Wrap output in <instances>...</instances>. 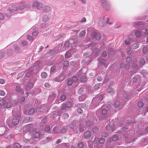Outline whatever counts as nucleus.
Wrapping results in <instances>:
<instances>
[{"mask_svg":"<svg viewBox=\"0 0 148 148\" xmlns=\"http://www.w3.org/2000/svg\"><path fill=\"white\" fill-rule=\"evenodd\" d=\"M103 99V96L101 94H98L94 97L92 103H94L95 106H98L101 102Z\"/></svg>","mask_w":148,"mask_h":148,"instance_id":"nucleus-1","label":"nucleus"},{"mask_svg":"<svg viewBox=\"0 0 148 148\" xmlns=\"http://www.w3.org/2000/svg\"><path fill=\"white\" fill-rule=\"evenodd\" d=\"M32 5L33 7H35L39 10H41L43 6L42 3L37 1H34Z\"/></svg>","mask_w":148,"mask_h":148,"instance_id":"nucleus-2","label":"nucleus"},{"mask_svg":"<svg viewBox=\"0 0 148 148\" xmlns=\"http://www.w3.org/2000/svg\"><path fill=\"white\" fill-rule=\"evenodd\" d=\"M100 4L103 8L106 9L110 8V5L107 0H99Z\"/></svg>","mask_w":148,"mask_h":148,"instance_id":"nucleus-3","label":"nucleus"},{"mask_svg":"<svg viewBox=\"0 0 148 148\" xmlns=\"http://www.w3.org/2000/svg\"><path fill=\"white\" fill-rule=\"evenodd\" d=\"M106 60L103 59H101L99 60V65L97 67L99 69L102 70L106 67L105 65Z\"/></svg>","mask_w":148,"mask_h":148,"instance_id":"nucleus-4","label":"nucleus"},{"mask_svg":"<svg viewBox=\"0 0 148 148\" xmlns=\"http://www.w3.org/2000/svg\"><path fill=\"white\" fill-rule=\"evenodd\" d=\"M125 102L123 103L120 102L119 101H116L114 103L115 108L119 110L121 109L124 105Z\"/></svg>","mask_w":148,"mask_h":148,"instance_id":"nucleus-5","label":"nucleus"},{"mask_svg":"<svg viewBox=\"0 0 148 148\" xmlns=\"http://www.w3.org/2000/svg\"><path fill=\"white\" fill-rule=\"evenodd\" d=\"M91 36L93 38H95L96 39L99 40L101 38V34L99 33L93 32Z\"/></svg>","mask_w":148,"mask_h":148,"instance_id":"nucleus-6","label":"nucleus"},{"mask_svg":"<svg viewBox=\"0 0 148 148\" xmlns=\"http://www.w3.org/2000/svg\"><path fill=\"white\" fill-rule=\"evenodd\" d=\"M51 9V7L49 5H45L43 8V10L45 12H49Z\"/></svg>","mask_w":148,"mask_h":148,"instance_id":"nucleus-7","label":"nucleus"},{"mask_svg":"<svg viewBox=\"0 0 148 148\" xmlns=\"http://www.w3.org/2000/svg\"><path fill=\"white\" fill-rule=\"evenodd\" d=\"M118 139V136L117 135H115L113 136L110 137L108 141L110 142H111L112 141H115Z\"/></svg>","mask_w":148,"mask_h":148,"instance_id":"nucleus-8","label":"nucleus"},{"mask_svg":"<svg viewBox=\"0 0 148 148\" xmlns=\"http://www.w3.org/2000/svg\"><path fill=\"white\" fill-rule=\"evenodd\" d=\"M51 29L49 28L43 32V35L45 36L49 35L51 33Z\"/></svg>","mask_w":148,"mask_h":148,"instance_id":"nucleus-9","label":"nucleus"},{"mask_svg":"<svg viewBox=\"0 0 148 148\" xmlns=\"http://www.w3.org/2000/svg\"><path fill=\"white\" fill-rule=\"evenodd\" d=\"M26 6L25 3L24 2H22L19 4V8L21 10H23L25 8Z\"/></svg>","mask_w":148,"mask_h":148,"instance_id":"nucleus-10","label":"nucleus"},{"mask_svg":"<svg viewBox=\"0 0 148 148\" xmlns=\"http://www.w3.org/2000/svg\"><path fill=\"white\" fill-rule=\"evenodd\" d=\"M140 80V77L138 75H136L133 78V82H139Z\"/></svg>","mask_w":148,"mask_h":148,"instance_id":"nucleus-11","label":"nucleus"},{"mask_svg":"<svg viewBox=\"0 0 148 148\" xmlns=\"http://www.w3.org/2000/svg\"><path fill=\"white\" fill-rule=\"evenodd\" d=\"M103 18H102V20L101 18L99 20L98 22L99 25L101 27H103L106 24V23L105 22L103 21H104L105 18H104V20Z\"/></svg>","mask_w":148,"mask_h":148,"instance_id":"nucleus-12","label":"nucleus"},{"mask_svg":"<svg viewBox=\"0 0 148 148\" xmlns=\"http://www.w3.org/2000/svg\"><path fill=\"white\" fill-rule=\"evenodd\" d=\"M130 63H126L125 65H124L123 64H121L120 65V67L121 68H123L125 67L126 69H128L130 66Z\"/></svg>","mask_w":148,"mask_h":148,"instance_id":"nucleus-13","label":"nucleus"},{"mask_svg":"<svg viewBox=\"0 0 148 148\" xmlns=\"http://www.w3.org/2000/svg\"><path fill=\"white\" fill-rule=\"evenodd\" d=\"M106 91L107 92L111 95L113 94L114 93V91L113 89L110 87H108Z\"/></svg>","mask_w":148,"mask_h":148,"instance_id":"nucleus-14","label":"nucleus"},{"mask_svg":"<svg viewBox=\"0 0 148 148\" xmlns=\"http://www.w3.org/2000/svg\"><path fill=\"white\" fill-rule=\"evenodd\" d=\"M139 47L138 42H136L133 44L131 46L132 48L133 49H136Z\"/></svg>","mask_w":148,"mask_h":148,"instance_id":"nucleus-15","label":"nucleus"},{"mask_svg":"<svg viewBox=\"0 0 148 148\" xmlns=\"http://www.w3.org/2000/svg\"><path fill=\"white\" fill-rule=\"evenodd\" d=\"M91 135L90 133L88 131L85 132L84 134V137L86 138H89L90 136Z\"/></svg>","mask_w":148,"mask_h":148,"instance_id":"nucleus-16","label":"nucleus"},{"mask_svg":"<svg viewBox=\"0 0 148 148\" xmlns=\"http://www.w3.org/2000/svg\"><path fill=\"white\" fill-rule=\"evenodd\" d=\"M7 13L6 14V16L9 17H10V16L8 15V14H11L13 13V10L12 8H9L7 10Z\"/></svg>","mask_w":148,"mask_h":148,"instance_id":"nucleus-17","label":"nucleus"},{"mask_svg":"<svg viewBox=\"0 0 148 148\" xmlns=\"http://www.w3.org/2000/svg\"><path fill=\"white\" fill-rule=\"evenodd\" d=\"M56 98V95L54 94H52V95L49 96V99L51 101V100H54Z\"/></svg>","mask_w":148,"mask_h":148,"instance_id":"nucleus-18","label":"nucleus"},{"mask_svg":"<svg viewBox=\"0 0 148 148\" xmlns=\"http://www.w3.org/2000/svg\"><path fill=\"white\" fill-rule=\"evenodd\" d=\"M12 123L14 125H16L19 123V121L17 119H14L12 120Z\"/></svg>","mask_w":148,"mask_h":148,"instance_id":"nucleus-19","label":"nucleus"},{"mask_svg":"<svg viewBox=\"0 0 148 148\" xmlns=\"http://www.w3.org/2000/svg\"><path fill=\"white\" fill-rule=\"evenodd\" d=\"M101 86V83H97L94 86V88L95 90H97L100 88Z\"/></svg>","mask_w":148,"mask_h":148,"instance_id":"nucleus-20","label":"nucleus"},{"mask_svg":"<svg viewBox=\"0 0 148 148\" xmlns=\"http://www.w3.org/2000/svg\"><path fill=\"white\" fill-rule=\"evenodd\" d=\"M11 106V104L9 101H5V103L4 105V107L6 108H9Z\"/></svg>","mask_w":148,"mask_h":148,"instance_id":"nucleus-21","label":"nucleus"},{"mask_svg":"<svg viewBox=\"0 0 148 148\" xmlns=\"http://www.w3.org/2000/svg\"><path fill=\"white\" fill-rule=\"evenodd\" d=\"M40 136V134L38 132H35L33 134V136L35 138H38Z\"/></svg>","mask_w":148,"mask_h":148,"instance_id":"nucleus-22","label":"nucleus"},{"mask_svg":"<svg viewBox=\"0 0 148 148\" xmlns=\"http://www.w3.org/2000/svg\"><path fill=\"white\" fill-rule=\"evenodd\" d=\"M76 106L78 107L83 108L86 107V104L85 103L77 104Z\"/></svg>","mask_w":148,"mask_h":148,"instance_id":"nucleus-23","label":"nucleus"},{"mask_svg":"<svg viewBox=\"0 0 148 148\" xmlns=\"http://www.w3.org/2000/svg\"><path fill=\"white\" fill-rule=\"evenodd\" d=\"M123 96L124 97V98L125 99V101H127L130 99V97L129 96H128V95L127 94V93H126L125 92L123 94Z\"/></svg>","mask_w":148,"mask_h":148,"instance_id":"nucleus-24","label":"nucleus"},{"mask_svg":"<svg viewBox=\"0 0 148 148\" xmlns=\"http://www.w3.org/2000/svg\"><path fill=\"white\" fill-rule=\"evenodd\" d=\"M34 109L33 108H31L29 110L28 113L30 115H32L34 113Z\"/></svg>","mask_w":148,"mask_h":148,"instance_id":"nucleus-25","label":"nucleus"},{"mask_svg":"<svg viewBox=\"0 0 148 148\" xmlns=\"http://www.w3.org/2000/svg\"><path fill=\"white\" fill-rule=\"evenodd\" d=\"M49 20V17L47 15H44L42 17V21L44 22H46Z\"/></svg>","mask_w":148,"mask_h":148,"instance_id":"nucleus-26","label":"nucleus"},{"mask_svg":"<svg viewBox=\"0 0 148 148\" xmlns=\"http://www.w3.org/2000/svg\"><path fill=\"white\" fill-rule=\"evenodd\" d=\"M21 43L24 47L26 46L28 44L27 41L25 40L21 41Z\"/></svg>","mask_w":148,"mask_h":148,"instance_id":"nucleus-27","label":"nucleus"},{"mask_svg":"<svg viewBox=\"0 0 148 148\" xmlns=\"http://www.w3.org/2000/svg\"><path fill=\"white\" fill-rule=\"evenodd\" d=\"M13 147L14 148H20L21 146L19 143H15L14 144Z\"/></svg>","mask_w":148,"mask_h":148,"instance_id":"nucleus-28","label":"nucleus"},{"mask_svg":"<svg viewBox=\"0 0 148 148\" xmlns=\"http://www.w3.org/2000/svg\"><path fill=\"white\" fill-rule=\"evenodd\" d=\"M139 64L140 65H143L145 63V60L142 58L140 59L139 61Z\"/></svg>","mask_w":148,"mask_h":148,"instance_id":"nucleus-29","label":"nucleus"},{"mask_svg":"<svg viewBox=\"0 0 148 148\" xmlns=\"http://www.w3.org/2000/svg\"><path fill=\"white\" fill-rule=\"evenodd\" d=\"M70 45V43L69 41H67L64 44V47L65 48L69 47Z\"/></svg>","mask_w":148,"mask_h":148,"instance_id":"nucleus-30","label":"nucleus"},{"mask_svg":"<svg viewBox=\"0 0 148 148\" xmlns=\"http://www.w3.org/2000/svg\"><path fill=\"white\" fill-rule=\"evenodd\" d=\"M71 53L69 52V50L67 51L65 54V57L67 58H69L71 56Z\"/></svg>","mask_w":148,"mask_h":148,"instance_id":"nucleus-31","label":"nucleus"},{"mask_svg":"<svg viewBox=\"0 0 148 148\" xmlns=\"http://www.w3.org/2000/svg\"><path fill=\"white\" fill-rule=\"evenodd\" d=\"M47 74L45 72H42L41 74V76L43 78H45L47 77Z\"/></svg>","mask_w":148,"mask_h":148,"instance_id":"nucleus-32","label":"nucleus"},{"mask_svg":"<svg viewBox=\"0 0 148 148\" xmlns=\"http://www.w3.org/2000/svg\"><path fill=\"white\" fill-rule=\"evenodd\" d=\"M84 88H80L77 91V93L79 94H82L84 92Z\"/></svg>","mask_w":148,"mask_h":148,"instance_id":"nucleus-33","label":"nucleus"},{"mask_svg":"<svg viewBox=\"0 0 148 148\" xmlns=\"http://www.w3.org/2000/svg\"><path fill=\"white\" fill-rule=\"evenodd\" d=\"M86 78L85 76H82L80 78V80L82 82H84L86 80Z\"/></svg>","mask_w":148,"mask_h":148,"instance_id":"nucleus-34","label":"nucleus"},{"mask_svg":"<svg viewBox=\"0 0 148 148\" xmlns=\"http://www.w3.org/2000/svg\"><path fill=\"white\" fill-rule=\"evenodd\" d=\"M43 109H42V108H41L40 107H38L37 108H36V112L38 113H39L42 112L43 111Z\"/></svg>","mask_w":148,"mask_h":148,"instance_id":"nucleus-35","label":"nucleus"},{"mask_svg":"<svg viewBox=\"0 0 148 148\" xmlns=\"http://www.w3.org/2000/svg\"><path fill=\"white\" fill-rule=\"evenodd\" d=\"M135 35L137 37H140L141 35V33L140 31H137L135 32Z\"/></svg>","mask_w":148,"mask_h":148,"instance_id":"nucleus-36","label":"nucleus"},{"mask_svg":"<svg viewBox=\"0 0 148 148\" xmlns=\"http://www.w3.org/2000/svg\"><path fill=\"white\" fill-rule=\"evenodd\" d=\"M86 98V96L85 95H83L79 97V99L80 100L84 101Z\"/></svg>","mask_w":148,"mask_h":148,"instance_id":"nucleus-37","label":"nucleus"},{"mask_svg":"<svg viewBox=\"0 0 148 148\" xmlns=\"http://www.w3.org/2000/svg\"><path fill=\"white\" fill-rule=\"evenodd\" d=\"M130 41V39L128 38H127L125 41V45H128Z\"/></svg>","mask_w":148,"mask_h":148,"instance_id":"nucleus-38","label":"nucleus"},{"mask_svg":"<svg viewBox=\"0 0 148 148\" xmlns=\"http://www.w3.org/2000/svg\"><path fill=\"white\" fill-rule=\"evenodd\" d=\"M138 107L142 108L143 106V102L140 101L138 104Z\"/></svg>","mask_w":148,"mask_h":148,"instance_id":"nucleus-39","label":"nucleus"},{"mask_svg":"<svg viewBox=\"0 0 148 148\" xmlns=\"http://www.w3.org/2000/svg\"><path fill=\"white\" fill-rule=\"evenodd\" d=\"M66 105L67 107V108H70L72 106V104L71 102H66Z\"/></svg>","mask_w":148,"mask_h":148,"instance_id":"nucleus-40","label":"nucleus"},{"mask_svg":"<svg viewBox=\"0 0 148 148\" xmlns=\"http://www.w3.org/2000/svg\"><path fill=\"white\" fill-rule=\"evenodd\" d=\"M69 65V62L67 61H65L63 63V65L64 66L66 67Z\"/></svg>","mask_w":148,"mask_h":148,"instance_id":"nucleus-41","label":"nucleus"},{"mask_svg":"<svg viewBox=\"0 0 148 148\" xmlns=\"http://www.w3.org/2000/svg\"><path fill=\"white\" fill-rule=\"evenodd\" d=\"M31 119L28 117H26L25 118L24 120L23 121L24 123H25L28 122V121L31 120Z\"/></svg>","mask_w":148,"mask_h":148,"instance_id":"nucleus-42","label":"nucleus"},{"mask_svg":"<svg viewBox=\"0 0 148 148\" xmlns=\"http://www.w3.org/2000/svg\"><path fill=\"white\" fill-rule=\"evenodd\" d=\"M27 40L30 41H32L33 39V37L29 35H28L27 36Z\"/></svg>","mask_w":148,"mask_h":148,"instance_id":"nucleus-43","label":"nucleus"},{"mask_svg":"<svg viewBox=\"0 0 148 148\" xmlns=\"http://www.w3.org/2000/svg\"><path fill=\"white\" fill-rule=\"evenodd\" d=\"M27 86V87L29 88H31L33 86V84L32 82H29L28 83Z\"/></svg>","mask_w":148,"mask_h":148,"instance_id":"nucleus-44","label":"nucleus"},{"mask_svg":"<svg viewBox=\"0 0 148 148\" xmlns=\"http://www.w3.org/2000/svg\"><path fill=\"white\" fill-rule=\"evenodd\" d=\"M132 59L130 57L127 58L126 60V63H130V62H132Z\"/></svg>","mask_w":148,"mask_h":148,"instance_id":"nucleus-45","label":"nucleus"},{"mask_svg":"<svg viewBox=\"0 0 148 148\" xmlns=\"http://www.w3.org/2000/svg\"><path fill=\"white\" fill-rule=\"evenodd\" d=\"M69 117V115L67 113L64 114L62 115V117L64 119H67Z\"/></svg>","mask_w":148,"mask_h":148,"instance_id":"nucleus-46","label":"nucleus"},{"mask_svg":"<svg viewBox=\"0 0 148 148\" xmlns=\"http://www.w3.org/2000/svg\"><path fill=\"white\" fill-rule=\"evenodd\" d=\"M5 103V100L2 99L0 100V105L3 106Z\"/></svg>","mask_w":148,"mask_h":148,"instance_id":"nucleus-47","label":"nucleus"},{"mask_svg":"<svg viewBox=\"0 0 148 148\" xmlns=\"http://www.w3.org/2000/svg\"><path fill=\"white\" fill-rule=\"evenodd\" d=\"M86 34V32L84 31H82L79 33V35L81 37H83L85 36Z\"/></svg>","mask_w":148,"mask_h":148,"instance_id":"nucleus-48","label":"nucleus"},{"mask_svg":"<svg viewBox=\"0 0 148 148\" xmlns=\"http://www.w3.org/2000/svg\"><path fill=\"white\" fill-rule=\"evenodd\" d=\"M102 135L104 137H106L108 136V134L107 132H104L102 133Z\"/></svg>","mask_w":148,"mask_h":148,"instance_id":"nucleus-49","label":"nucleus"},{"mask_svg":"<svg viewBox=\"0 0 148 148\" xmlns=\"http://www.w3.org/2000/svg\"><path fill=\"white\" fill-rule=\"evenodd\" d=\"M86 127H84L82 125H80L79 126V128L80 131H82L84 128Z\"/></svg>","mask_w":148,"mask_h":148,"instance_id":"nucleus-50","label":"nucleus"},{"mask_svg":"<svg viewBox=\"0 0 148 148\" xmlns=\"http://www.w3.org/2000/svg\"><path fill=\"white\" fill-rule=\"evenodd\" d=\"M105 139L103 138H100L99 139V143H103L105 142Z\"/></svg>","mask_w":148,"mask_h":148,"instance_id":"nucleus-51","label":"nucleus"},{"mask_svg":"<svg viewBox=\"0 0 148 148\" xmlns=\"http://www.w3.org/2000/svg\"><path fill=\"white\" fill-rule=\"evenodd\" d=\"M148 51L147 48L146 47H144L142 50L143 53H145Z\"/></svg>","mask_w":148,"mask_h":148,"instance_id":"nucleus-52","label":"nucleus"},{"mask_svg":"<svg viewBox=\"0 0 148 148\" xmlns=\"http://www.w3.org/2000/svg\"><path fill=\"white\" fill-rule=\"evenodd\" d=\"M5 95V92L3 90H0V95L4 96Z\"/></svg>","mask_w":148,"mask_h":148,"instance_id":"nucleus-53","label":"nucleus"},{"mask_svg":"<svg viewBox=\"0 0 148 148\" xmlns=\"http://www.w3.org/2000/svg\"><path fill=\"white\" fill-rule=\"evenodd\" d=\"M110 131L112 132H113L114 131L115 126L114 125H112L111 126H110Z\"/></svg>","mask_w":148,"mask_h":148,"instance_id":"nucleus-54","label":"nucleus"},{"mask_svg":"<svg viewBox=\"0 0 148 148\" xmlns=\"http://www.w3.org/2000/svg\"><path fill=\"white\" fill-rule=\"evenodd\" d=\"M73 81L71 79H69L67 82V84L69 86H71L73 84Z\"/></svg>","mask_w":148,"mask_h":148,"instance_id":"nucleus-55","label":"nucleus"},{"mask_svg":"<svg viewBox=\"0 0 148 148\" xmlns=\"http://www.w3.org/2000/svg\"><path fill=\"white\" fill-rule=\"evenodd\" d=\"M15 50L16 52H18L20 51V48L19 46H15Z\"/></svg>","mask_w":148,"mask_h":148,"instance_id":"nucleus-56","label":"nucleus"},{"mask_svg":"<svg viewBox=\"0 0 148 148\" xmlns=\"http://www.w3.org/2000/svg\"><path fill=\"white\" fill-rule=\"evenodd\" d=\"M66 98V96L64 95H62L60 97V100L62 101H64Z\"/></svg>","mask_w":148,"mask_h":148,"instance_id":"nucleus-57","label":"nucleus"},{"mask_svg":"<svg viewBox=\"0 0 148 148\" xmlns=\"http://www.w3.org/2000/svg\"><path fill=\"white\" fill-rule=\"evenodd\" d=\"M45 130L47 132H48L50 130V127L49 126H47L45 128Z\"/></svg>","mask_w":148,"mask_h":148,"instance_id":"nucleus-58","label":"nucleus"},{"mask_svg":"<svg viewBox=\"0 0 148 148\" xmlns=\"http://www.w3.org/2000/svg\"><path fill=\"white\" fill-rule=\"evenodd\" d=\"M77 78L76 76L73 77L72 78V80L74 82H75L77 81Z\"/></svg>","mask_w":148,"mask_h":148,"instance_id":"nucleus-59","label":"nucleus"},{"mask_svg":"<svg viewBox=\"0 0 148 148\" xmlns=\"http://www.w3.org/2000/svg\"><path fill=\"white\" fill-rule=\"evenodd\" d=\"M101 113L102 114L105 115L107 113V110L105 109H103L101 111Z\"/></svg>","mask_w":148,"mask_h":148,"instance_id":"nucleus-60","label":"nucleus"},{"mask_svg":"<svg viewBox=\"0 0 148 148\" xmlns=\"http://www.w3.org/2000/svg\"><path fill=\"white\" fill-rule=\"evenodd\" d=\"M12 8L13 11L14 10L16 11H17L18 10V7L16 5H14L12 6Z\"/></svg>","mask_w":148,"mask_h":148,"instance_id":"nucleus-61","label":"nucleus"},{"mask_svg":"<svg viewBox=\"0 0 148 148\" xmlns=\"http://www.w3.org/2000/svg\"><path fill=\"white\" fill-rule=\"evenodd\" d=\"M66 107V104L65 103L63 104L62 105V106L61 109L62 110H64V109H65Z\"/></svg>","mask_w":148,"mask_h":148,"instance_id":"nucleus-62","label":"nucleus"},{"mask_svg":"<svg viewBox=\"0 0 148 148\" xmlns=\"http://www.w3.org/2000/svg\"><path fill=\"white\" fill-rule=\"evenodd\" d=\"M32 34L34 36H36L38 34V32L37 31H34L32 33Z\"/></svg>","mask_w":148,"mask_h":148,"instance_id":"nucleus-63","label":"nucleus"},{"mask_svg":"<svg viewBox=\"0 0 148 148\" xmlns=\"http://www.w3.org/2000/svg\"><path fill=\"white\" fill-rule=\"evenodd\" d=\"M5 83V79H0V84H4Z\"/></svg>","mask_w":148,"mask_h":148,"instance_id":"nucleus-64","label":"nucleus"}]
</instances>
